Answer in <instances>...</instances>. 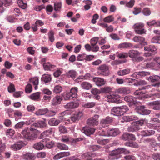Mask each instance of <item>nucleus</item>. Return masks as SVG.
Returning <instances> with one entry per match:
<instances>
[{"instance_id": "1", "label": "nucleus", "mask_w": 160, "mask_h": 160, "mask_svg": "<svg viewBox=\"0 0 160 160\" xmlns=\"http://www.w3.org/2000/svg\"><path fill=\"white\" fill-rule=\"evenodd\" d=\"M130 152L129 150L125 148H118L109 152V158L111 160H117L121 157V154H128Z\"/></svg>"}, {"instance_id": "2", "label": "nucleus", "mask_w": 160, "mask_h": 160, "mask_svg": "<svg viewBox=\"0 0 160 160\" xmlns=\"http://www.w3.org/2000/svg\"><path fill=\"white\" fill-rule=\"evenodd\" d=\"M97 73L98 75L107 76L110 73L109 67L106 64L100 65L97 68Z\"/></svg>"}, {"instance_id": "3", "label": "nucleus", "mask_w": 160, "mask_h": 160, "mask_svg": "<svg viewBox=\"0 0 160 160\" xmlns=\"http://www.w3.org/2000/svg\"><path fill=\"white\" fill-rule=\"evenodd\" d=\"M22 137L24 139L28 140H34L37 138V135L33 132H30L29 128L26 127L21 132Z\"/></svg>"}, {"instance_id": "4", "label": "nucleus", "mask_w": 160, "mask_h": 160, "mask_svg": "<svg viewBox=\"0 0 160 160\" xmlns=\"http://www.w3.org/2000/svg\"><path fill=\"white\" fill-rule=\"evenodd\" d=\"M78 91V88L77 87L72 88L69 92L67 93L64 97L65 100H72L73 98H76L78 96L77 92Z\"/></svg>"}, {"instance_id": "5", "label": "nucleus", "mask_w": 160, "mask_h": 160, "mask_svg": "<svg viewBox=\"0 0 160 160\" xmlns=\"http://www.w3.org/2000/svg\"><path fill=\"white\" fill-rule=\"evenodd\" d=\"M56 112L55 111H50L49 112L47 108L39 109L36 112L35 114L37 116L42 115L46 114V116L49 117L55 115Z\"/></svg>"}, {"instance_id": "6", "label": "nucleus", "mask_w": 160, "mask_h": 160, "mask_svg": "<svg viewBox=\"0 0 160 160\" xmlns=\"http://www.w3.org/2000/svg\"><path fill=\"white\" fill-rule=\"evenodd\" d=\"M135 112L140 115H147L151 112L150 110L146 109L144 105H141L136 106L135 108Z\"/></svg>"}, {"instance_id": "7", "label": "nucleus", "mask_w": 160, "mask_h": 160, "mask_svg": "<svg viewBox=\"0 0 160 160\" xmlns=\"http://www.w3.org/2000/svg\"><path fill=\"white\" fill-rule=\"evenodd\" d=\"M144 24L143 23L140 22L136 23L133 25L135 32L138 34H142L146 33V30L143 28Z\"/></svg>"}, {"instance_id": "8", "label": "nucleus", "mask_w": 160, "mask_h": 160, "mask_svg": "<svg viewBox=\"0 0 160 160\" xmlns=\"http://www.w3.org/2000/svg\"><path fill=\"white\" fill-rule=\"evenodd\" d=\"M121 133L119 130L117 128H112L107 130V133H105L102 132L100 134V135L102 136H110L115 137L119 135Z\"/></svg>"}, {"instance_id": "9", "label": "nucleus", "mask_w": 160, "mask_h": 160, "mask_svg": "<svg viewBox=\"0 0 160 160\" xmlns=\"http://www.w3.org/2000/svg\"><path fill=\"white\" fill-rule=\"evenodd\" d=\"M23 142L21 141H18L12 145L11 148L14 151L19 150L26 145Z\"/></svg>"}, {"instance_id": "10", "label": "nucleus", "mask_w": 160, "mask_h": 160, "mask_svg": "<svg viewBox=\"0 0 160 160\" xmlns=\"http://www.w3.org/2000/svg\"><path fill=\"white\" fill-rule=\"evenodd\" d=\"M122 139L124 141H135L136 138L134 135L128 132L124 133L121 136Z\"/></svg>"}, {"instance_id": "11", "label": "nucleus", "mask_w": 160, "mask_h": 160, "mask_svg": "<svg viewBox=\"0 0 160 160\" xmlns=\"http://www.w3.org/2000/svg\"><path fill=\"white\" fill-rule=\"evenodd\" d=\"M99 117L98 115L96 114L93 117L89 118L87 121V124L89 125H97L98 123V119Z\"/></svg>"}, {"instance_id": "12", "label": "nucleus", "mask_w": 160, "mask_h": 160, "mask_svg": "<svg viewBox=\"0 0 160 160\" xmlns=\"http://www.w3.org/2000/svg\"><path fill=\"white\" fill-rule=\"evenodd\" d=\"M119 95H108V99L109 102L119 103L121 102V100L119 98Z\"/></svg>"}, {"instance_id": "13", "label": "nucleus", "mask_w": 160, "mask_h": 160, "mask_svg": "<svg viewBox=\"0 0 160 160\" xmlns=\"http://www.w3.org/2000/svg\"><path fill=\"white\" fill-rule=\"evenodd\" d=\"M119 95H108V99L109 102L119 103L121 102V100L119 98Z\"/></svg>"}, {"instance_id": "14", "label": "nucleus", "mask_w": 160, "mask_h": 160, "mask_svg": "<svg viewBox=\"0 0 160 160\" xmlns=\"http://www.w3.org/2000/svg\"><path fill=\"white\" fill-rule=\"evenodd\" d=\"M119 95H108V99L109 102L119 103L121 102V100L119 98Z\"/></svg>"}, {"instance_id": "15", "label": "nucleus", "mask_w": 160, "mask_h": 160, "mask_svg": "<svg viewBox=\"0 0 160 160\" xmlns=\"http://www.w3.org/2000/svg\"><path fill=\"white\" fill-rule=\"evenodd\" d=\"M92 81L98 87H100L105 85L106 81L103 78L99 77L92 78Z\"/></svg>"}, {"instance_id": "16", "label": "nucleus", "mask_w": 160, "mask_h": 160, "mask_svg": "<svg viewBox=\"0 0 160 160\" xmlns=\"http://www.w3.org/2000/svg\"><path fill=\"white\" fill-rule=\"evenodd\" d=\"M124 100L126 102L130 103L131 104L135 105L137 102V98L136 97L132 96H126L123 97Z\"/></svg>"}, {"instance_id": "17", "label": "nucleus", "mask_w": 160, "mask_h": 160, "mask_svg": "<svg viewBox=\"0 0 160 160\" xmlns=\"http://www.w3.org/2000/svg\"><path fill=\"white\" fill-rule=\"evenodd\" d=\"M32 126L39 128H44L47 126L46 123V119L42 118L41 120H39L37 122H34L32 124Z\"/></svg>"}, {"instance_id": "18", "label": "nucleus", "mask_w": 160, "mask_h": 160, "mask_svg": "<svg viewBox=\"0 0 160 160\" xmlns=\"http://www.w3.org/2000/svg\"><path fill=\"white\" fill-rule=\"evenodd\" d=\"M95 131V129L89 127H84L82 129V132L87 136L92 134Z\"/></svg>"}, {"instance_id": "19", "label": "nucleus", "mask_w": 160, "mask_h": 160, "mask_svg": "<svg viewBox=\"0 0 160 160\" xmlns=\"http://www.w3.org/2000/svg\"><path fill=\"white\" fill-rule=\"evenodd\" d=\"M82 116V112L79 111L72 115L70 118L73 122H75L79 121Z\"/></svg>"}, {"instance_id": "20", "label": "nucleus", "mask_w": 160, "mask_h": 160, "mask_svg": "<svg viewBox=\"0 0 160 160\" xmlns=\"http://www.w3.org/2000/svg\"><path fill=\"white\" fill-rule=\"evenodd\" d=\"M70 155L69 152H63L58 153L53 157V159L55 160H58L64 157L68 156Z\"/></svg>"}, {"instance_id": "21", "label": "nucleus", "mask_w": 160, "mask_h": 160, "mask_svg": "<svg viewBox=\"0 0 160 160\" xmlns=\"http://www.w3.org/2000/svg\"><path fill=\"white\" fill-rule=\"evenodd\" d=\"M148 105L152 106V108L153 110H160V101H157L150 102L148 103Z\"/></svg>"}, {"instance_id": "22", "label": "nucleus", "mask_w": 160, "mask_h": 160, "mask_svg": "<svg viewBox=\"0 0 160 160\" xmlns=\"http://www.w3.org/2000/svg\"><path fill=\"white\" fill-rule=\"evenodd\" d=\"M144 50L145 51L151 52L154 53H156L157 47L154 45H149L144 47Z\"/></svg>"}, {"instance_id": "23", "label": "nucleus", "mask_w": 160, "mask_h": 160, "mask_svg": "<svg viewBox=\"0 0 160 160\" xmlns=\"http://www.w3.org/2000/svg\"><path fill=\"white\" fill-rule=\"evenodd\" d=\"M117 92L120 94H127L130 93L131 92V91L128 88L122 87L118 89L117 90Z\"/></svg>"}, {"instance_id": "24", "label": "nucleus", "mask_w": 160, "mask_h": 160, "mask_svg": "<svg viewBox=\"0 0 160 160\" xmlns=\"http://www.w3.org/2000/svg\"><path fill=\"white\" fill-rule=\"evenodd\" d=\"M123 119L125 122H130L138 120V118L134 115L125 116L123 117Z\"/></svg>"}, {"instance_id": "25", "label": "nucleus", "mask_w": 160, "mask_h": 160, "mask_svg": "<svg viewBox=\"0 0 160 160\" xmlns=\"http://www.w3.org/2000/svg\"><path fill=\"white\" fill-rule=\"evenodd\" d=\"M44 69L46 71L52 70L54 69L56 66L51 64L49 62H47L42 64Z\"/></svg>"}, {"instance_id": "26", "label": "nucleus", "mask_w": 160, "mask_h": 160, "mask_svg": "<svg viewBox=\"0 0 160 160\" xmlns=\"http://www.w3.org/2000/svg\"><path fill=\"white\" fill-rule=\"evenodd\" d=\"M128 54L129 57L134 58H135L140 54L138 51L134 50H129Z\"/></svg>"}, {"instance_id": "27", "label": "nucleus", "mask_w": 160, "mask_h": 160, "mask_svg": "<svg viewBox=\"0 0 160 160\" xmlns=\"http://www.w3.org/2000/svg\"><path fill=\"white\" fill-rule=\"evenodd\" d=\"M52 129L50 128L49 129L43 132H42L40 135L39 138H43L51 135L52 133Z\"/></svg>"}, {"instance_id": "28", "label": "nucleus", "mask_w": 160, "mask_h": 160, "mask_svg": "<svg viewBox=\"0 0 160 160\" xmlns=\"http://www.w3.org/2000/svg\"><path fill=\"white\" fill-rule=\"evenodd\" d=\"M22 158L25 160H33L35 158L33 154L30 152L23 154Z\"/></svg>"}, {"instance_id": "29", "label": "nucleus", "mask_w": 160, "mask_h": 160, "mask_svg": "<svg viewBox=\"0 0 160 160\" xmlns=\"http://www.w3.org/2000/svg\"><path fill=\"white\" fill-rule=\"evenodd\" d=\"M62 100V98L60 96H57L53 99L52 102V105L53 106H56L60 104Z\"/></svg>"}, {"instance_id": "30", "label": "nucleus", "mask_w": 160, "mask_h": 160, "mask_svg": "<svg viewBox=\"0 0 160 160\" xmlns=\"http://www.w3.org/2000/svg\"><path fill=\"white\" fill-rule=\"evenodd\" d=\"M150 74V73L148 72L141 71L134 73L133 75L134 77H136L138 79L139 76H144L149 75Z\"/></svg>"}, {"instance_id": "31", "label": "nucleus", "mask_w": 160, "mask_h": 160, "mask_svg": "<svg viewBox=\"0 0 160 160\" xmlns=\"http://www.w3.org/2000/svg\"><path fill=\"white\" fill-rule=\"evenodd\" d=\"M79 105L78 102H71L67 103L66 105V108L68 109L73 108H77Z\"/></svg>"}, {"instance_id": "32", "label": "nucleus", "mask_w": 160, "mask_h": 160, "mask_svg": "<svg viewBox=\"0 0 160 160\" xmlns=\"http://www.w3.org/2000/svg\"><path fill=\"white\" fill-rule=\"evenodd\" d=\"M51 80V77L50 75L44 74L41 78V81L45 83L50 82Z\"/></svg>"}, {"instance_id": "33", "label": "nucleus", "mask_w": 160, "mask_h": 160, "mask_svg": "<svg viewBox=\"0 0 160 160\" xmlns=\"http://www.w3.org/2000/svg\"><path fill=\"white\" fill-rule=\"evenodd\" d=\"M67 76L68 78H72L74 80L77 75V72L75 70H70L66 73Z\"/></svg>"}, {"instance_id": "34", "label": "nucleus", "mask_w": 160, "mask_h": 160, "mask_svg": "<svg viewBox=\"0 0 160 160\" xmlns=\"http://www.w3.org/2000/svg\"><path fill=\"white\" fill-rule=\"evenodd\" d=\"M81 86L82 89L87 90L90 89L92 87L91 84L87 82H82Z\"/></svg>"}, {"instance_id": "35", "label": "nucleus", "mask_w": 160, "mask_h": 160, "mask_svg": "<svg viewBox=\"0 0 160 160\" xmlns=\"http://www.w3.org/2000/svg\"><path fill=\"white\" fill-rule=\"evenodd\" d=\"M115 55L119 59H124L128 57V54L125 52H117L116 53Z\"/></svg>"}, {"instance_id": "36", "label": "nucleus", "mask_w": 160, "mask_h": 160, "mask_svg": "<svg viewBox=\"0 0 160 160\" xmlns=\"http://www.w3.org/2000/svg\"><path fill=\"white\" fill-rule=\"evenodd\" d=\"M132 45L129 42H123L120 44L118 46V48H128L132 47Z\"/></svg>"}, {"instance_id": "37", "label": "nucleus", "mask_w": 160, "mask_h": 160, "mask_svg": "<svg viewBox=\"0 0 160 160\" xmlns=\"http://www.w3.org/2000/svg\"><path fill=\"white\" fill-rule=\"evenodd\" d=\"M60 120H59L52 118L49 120L48 123L50 126H57L60 123Z\"/></svg>"}, {"instance_id": "38", "label": "nucleus", "mask_w": 160, "mask_h": 160, "mask_svg": "<svg viewBox=\"0 0 160 160\" xmlns=\"http://www.w3.org/2000/svg\"><path fill=\"white\" fill-rule=\"evenodd\" d=\"M124 145L126 146L133 148H138V145L137 143L130 141L125 142Z\"/></svg>"}, {"instance_id": "39", "label": "nucleus", "mask_w": 160, "mask_h": 160, "mask_svg": "<svg viewBox=\"0 0 160 160\" xmlns=\"http://www.w3.org/2000/svg\"><path fill=\"white\" fill-rule=\"evenodd\" d=\"M119 110V107H114L111 109V113L114 116H120Z\"/></svg>"}, {"instance_id": "40", "label": "nucleus", "mask_w": 160, "mask_h": 160, "mask_svg": "<svg viewBox=\"0 0 160 160\" xmlns=\"http://www.w3.org/2000/svg\"><path fill=\"white\" fill-rule=\"evenodd\" d=\"M112 118L109 117H107L105 118L102 119L100 122V124L102 125L103 124H108L112 122Z\"/></svg>"}, {"instance_id": "41", "label": "nucleus", "mask_w": 160, "mask_h": 160, "mask_svg": "<svg viewBox=\"0 0 160 160\" xmlns=\"http://www.w3.org/2000/svg\"><path fill=\"white\" fill-rule=\"evenodd\" d=\"M130 72V69L127 68L118 71L117 72V73L118 75L119 76H123L129 74Z\"/></svg>"}, {"instance_id": "42", "label": "nucleus", "mask_w": 160, "mask_h": 160, "mask_svg": "<svg viewBox=\"0 0 160 160\" xmlns=\"http://www.w3.org/2000/svg\"><path fill=\"white\" fill-rule=\"evenodd\" d=\"M17 3L19 7L22 9H25L27 8V5L26 1L24 2L22 0H18Z\"/></svg>"}, {"instance_id": "43", "label": "nucleus", "mask_w": 160, "mask_h": 160, "mask_svg": "<svg viewBox=\"0 0 160 160\" xmlns=\"http://www.w3.org/2000/svg\"><path fill=\"white\" fill-rule=\"evenodd\" d=\"M133 40L135 42L141 43L144 41L145 38L139 36H135L133 38Z\"/></svg>"}, {"instance_id": "44", "label": "nucleus", "mask_w": 160, "mask_h": 160, "mask_svg": "<svg viewBox=\"0 0 160 160\" xmlns=\"http://www.w3.org/2000/svg\"><path fill=\"white\" fill-rule=\"evenodd\" d=\"M44 147L43 143L41 142H37L33 145V147L37 150H41Z\"/></svg>"}, {"instance_id": "45", "label": "nucleus", "mask_w": 160, "mask_h": 160, "mask_svg": "<svg viewBox=\"0 0 160 160\" xmlns=\"http://www.w3.org/2000/svg\"><path fill=\"white\" fill-rule=\"evenodd\" d=\"M54 31L52 30H50L48 33V39L51 42H53L54 41Z\"/></svg>"}, {"instance_id": "46", "label": "nucleus", "mask_w": 160, "mask_h": 160, "mask_svg": "<svg viewBox=\"0 0 160 160\" xmlns=\"http://www.w3.org/2000/svg\"><path fill=\"white\" fill-rule=\"evenodd\" d=\"M160 79V77L158 75L150 76L148 79L149 81L152 82H155L158 81Z\"/></svg>"}, {"instance_id": "47", "label": "nucleus", "mask_w": 160, "mask_h": 160, "mask_svg": "<svg viewBox=\"0 0 160 160\" xmlns=\"http://www.w3.org/2000/svg\"><path fill=\"white\" fill-rule=\"evenodd\" d=\"M40 93L39 92H36L30 95L29 96V98L32 100H37L39 98Z\"/></svg>"}, {"instance_id": "48", "label": "nucleus", "mask_w": 160, "mask_h": 160, "mask_svg": "<svg viewBox=\"0 0 160 160\" xmlns=\"http://www.w3.org/2000/svg\"><path fill=\"white\" fill-rule=\"evenodd\" d=\"M132 126L128 127L127 128V130L129 132H136L139 130V128L135 126L134 124Z\"/></svg>"}, {"instance_id": "49", "label": "nucleus", "mask_w": 160, "mask_h": 160, "mask_svg": "<svg viewBox=\"0 0 160 160\" xmlns=\"http://www.w3.org/2000/svg\"><path fill=\"white\" fill-rule=\"evenodd\" d=\"M96 103L95 102H89L83 104V106L86 108H92L94 107Z\"/></svg>"}, {"instance_id": "50", "label": "nucleus", "mask_w": 160, "mask_h": 160, "mask_svg": "<svg viewBox=\"0 0 160 160\" xmlns=\"http://www.w3.org/2000/svg\"><path fill=\"white\" fill-rule=\"evenodd\" d=\"M144 120L143 119H141L139 120L133 121L132 122V124H134L138 127L139 126H141L143 124Z\"/></svg>"}, {"instance_id": "51", "label": "nucleus", "mask_w": 160, "mask_h": 160, "mask_svg": "<svg viewBox=\"0 0 160 160\" xmlns=\"http://www.w3.org/2000/svg\"><path fill=\"white\" fill-rule=\"evenodd\" d=\"M135 81V82L134 83L135 86H136L145 85L147 84L145 80H136Z\"/></svg>"}, {"instance_id": "52", "label": "nucleus", "mask_w": 160, "mask_h": 160, "mask_svg": "<svg viewBox=\"0 0 160 160\" xmlns=\"http://www.w3.org/2000/svg\"><path fill=\"white\" fill-rule=\"evenodd\" d=\"M25 123L24 121L20 122L17 123L14 126V128L15 129H19L22 128L23 127Z\"/></svg>"}, {"instance_id": "53", "label": "nucleus", "mask_w": 160, "mask_h": 160, "mask_svg": "<svg viewBox=\"0 0 160 160\" xmlns=\"http://www.w3.org/2000/svg\"><path fill=\"white\" fill-rule=\"evenodd\" d=\"M142 13L145 16H148L151 14V12L149 8H144L142 11Z\"/></svg>"}, {"instance_id": "54", "label": "nucleus", "mask_w": 160, "mask_h": 160, "mask_svg": "<svg viewBox=\"0 0 160 160\" xmlns=\"http://www.w3.org/2000/svg\"><path fill=\"white\" fill-rule=\"evenodd\" d=\"M114 20V18L112 15H109L104 18L103 21L104 22L107 23H110L113 21Z\"/></svg>"}, {"instance_id": "55", "label": "nucleus", "mask_w": 160, "mask_h": 160, "mask_svg": "<svg viewBox=\"0 0 160 160\" xmlns=\"http://www.w3.org/2000/svg\"><path fill=\"white\" fill-rule=\"evenodd\" d=\"M58 148L61 150H67L68 149V147L66 145L62 143H58L57 144Z\"/></svg>"}, {"instance_id": "56", "label": "nucleus", "mask_w": 160, "mask_h": 160, "mask_svg": "<svg viewBox=\"0 0 160 160\" xmlns=\"http://www.w3.org/2000/svg\"><path fill=\"white\" fill-rule=\"evenodd\" d=\"M90 153L86 152L82 154L81 156V158L83 159L88 160L89 159L91 158H90L91 157Z\"/></svg>"}, {"instance_id": "57", "label": "nucleus", "mask_w": 160, "mask_h": 160, "mask_svg": "<svg viewBox=\"0 0 160 160\" xmlns=\"http://www.w3.org/2000/svg\"><path fill=\"white\" fill-rule=\"evenodd\" d=\"M62 90V87L59 85H56L54 87L53 91L56 93H59Z\"/></svg>"}, {"instance_id": "58", "label": "nucleus", "mask_w": 160, "mask_h": 160, "mask_svg": "<svg viewBox=\"0 0 160 160\" xmlns=\"http://www.w3.org/2000/svg\"><path fill=\"white\" fill-rule=\"evenodd\" d=\"M14 133L15 132L14 130L11 129H9L7 130L6 134L8 137L12 138Z\"/></svg>"}, {"instance_id": "59", "label": "nucleus", "mask_w": 160, "mask_h": 160, "mask_svg": "<svg viewBox=\"0 0 160 160\" xmlns=\"http://www.w3.org/2000/svg\"><path fill=\"white\" fill-rule=\"evenodd\" d=\"M99 38L98 37L93 38L91 40V44L92 46H94L98 43Z\"/></svg>"}, {"instance_id": "60", "label": "nucleus", "mask_w": 160, "mask_h": 160, "mask_svg": "<svg viewBox=\"0 0 160 160\" xmlns=\"http://www.w3.org/2000/svg\"><path fill=\"white\" fill-rule=\"evenodd\" d=\"M86 54L85 53H82L79 54L77 56V60L79 61H82L84 60H85L86 57Z\"/></svg>"}, {"instance_id": "61", "label": "nucleus", "mask_w": 160, "mask_h": 160, "mask_svg": "<svg viewBox=\"0 0 160 160\" xmlns=\"http://www.w3.org/2000/svg\"><path fill=\"white\" fill-rule=\"evenodd\" d=\"M159 41H160V36H155L151 39V42L152 43L160 44V42H159Z\"/></svg>"}, {"instance_id": "62", "label": "nucleus", "mask_w": 160, "mask_h": 160, "mask_svg": "<svg viewBox=\"0 0 160 160\" xmlns=\"http://www.w3.org/2000/svg\"><path fill=\"white\" fill-rule=\"evenodd\" d=\"M112 90L111 88L109 87H105L101 88V92L102 93H107L111 91Z\"/></svg>"}, {"instance_id": "63", "label": "nucleus", "mask_w": 160, "mask_h": 160, "mask_svg": "<svg viewBox=\"0 0 160 160\" xmlns=\"http://www.w3.org/2000/svg\"><path fill=\"white\" fill-rule=\"evenodd\" d=\"M25 92L27 93H30L32 91V87L31 84H28L25 87Z\"/></svg>"}, {"instance_id": "64", "label": "nucleus", "mask_w": 160, "mask_h": 160, "mask_svg": "<svg viewBox=\"0 0 160 160\" xmlns=\"http://www.w3.org/2000/svg\"><path fill=\"white\" fill-rule=\"evenodd\" d=\"M29 81L30 82H32L34 85H38V84L39 80L38 78H31Z\"/></svg>"}]
</instances>
